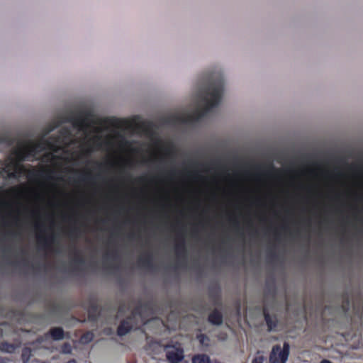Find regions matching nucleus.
Returning <instances> with one entry per match:
<instances>
[{"instance_id":"f03ea898","label":"nucleus","mask_w":363,"mask_h":363,"mask_svg":"<svg viewBox=\"0 0 363 363\" xmlns=\"http://www.w3.org/2000/svg\"><path fill=\"white\" fill-rule=\"evenodd\" d=\"M225 72L220 65L205 69L190 96V105L174 111L167 117V125L175 128L193 127L217 107L222 98Z\"/></svg>"},{"instance_id":"2eb2a0df","label":"nucleus","mask_w":363,"mask_h":363,"mask_svg":"<svg viewBox=\"0 0 363 363\" xmlns=\"http://www.w3.org/2000/svg\"><path fill=\"white\" fill-rule=\"evenodd\" d=\"M320 363H332V362L330 361H329V360L324 359V360H322L320 362Z\"/></svg>"},{"instance_id":"0eeeda50","label":"nucleus","mask_w":363,"mask_h":363,"mask_svg":"<svg viewBox=\"0 0 363 363\" xmlns=\"http://www.w3.org/2000/svg\"><path fill=\"white\" fill-rule=\"evenodd\" d=\"M192 363H210V358L204 354H196L193 357Z\"/></svg>"},{"instance_id":"a211bd4d","label":"nucleus","mask_w":363,"mask_h":363,"mask_svg":"<svg viewBox=\"0 0 363 363\" xmlns=\"http://www.w3.org/2000/svg\"><path fill=\"white\" fill-rule=\"evenodd\" d=\"M125 145H128V140H125Z\"/></svg>"},{"instance_id":"1a4fd4ad","label":"nucleus","mask_w":363,"mask_h":363,"mask_svg":"<svg viewBox=\"0 0 363 363\" xmlns=\"http://www.w3.org/2000/svg\"><path fill=\"white\" fill-rule=\"evenodd\" d=\"M30 354L28 349H25L22 354V360L23 363H27L30 359Z\"/></svg>"},{"instance_id":"4468645a","label":"nucleus","mask_w":363,"mask_h":363,"mask_svg":"<svg viewBox=\"0 0 363 363\" xmlns=\"http://www.w3.org/2000/svg\"><path fill=\"white\" fill-rule=\"evenodd\" d=\"M264 313L266 321L267 322L268 325H269V315L266 313L265 311H264Z\"/></svg>"},{"instance_id":"423d86ee","label":"nucleus","mask_w":363,"mask_h":363,"mask_svg":"<svg viewBox=\"0 0 363 363\" xmlns=\"http://www.w3.org/2000/svg\"><path fill=\"white\" fill-rule=\"evenodd\" d=\"M209 321L215 325H220L223 323V317L220 311L215 310L209 315Z\"/></svg>"},{"instance_id":"9d476101","label":"nucleus","mask_w":363,"mask_h":363,"mask_svg":"<svg viewBox=\"0 0 363 363\" xmlns=\"http://www.w3.org/2000/svg\"><path fill=\"white\" fill-rule=\"evenodd\" d=\"M92 338H93V334L91 333H88L82 337V342L84 343H86V342L91 341L92 340Z\"/></svg>"},{"instance_id":"6e6552de","label":"nucleus","mask_w":363,"mask_h":363,"mask_svg":"<svg viewBox=\"0 0 363 363\" xmlns=\"http://www.w3.org/2000/svg\"><path fill=\"white\" fill-rule=\"evenodd\" d=\"M50 333L55 340H61L64 337V331L61 328H55L51 330Z\"/></svg>"},{"instance_id":"9b49d317","label":"nucleus","mask_w":363,"mask_h":363,"mask_svg":"<svg viewBox=\"0 0 363 363\" xmlns=\"http://www.w3.org/2000/svg\"><path fill=\"white\" fill-rule=\"evenodd\" d=\"M264 357L263 355L257 354L252 361V363H263Z\"/></svg>"},{"instance_id":"ddd939ff","label":"nucleus","mask_w":363,"mask_h":363,"mask_svg":"<svg viewBox=\"0 0 363 363\" xmlns=\"http://www.w3.org/2000/svg\"><path fill=\"white\" fill-rule=\"evenodd\" d=\"M62 351L64 353H70L71 352V346L65 344L63 347Z\"/></svg>"},{"instance_id":"dca6fc26","label":"nucleus","mask_w":363,"mask_h":363,"mask_svg":"<svg viewBox=\"0 0 363 363\" xmlns=\"http://www.w3.org/2000/svg\"><path fill=\"white\" fill-rule=\"evenodd\" d=\"M67 363H76V361L75 360H70V361H69Z\"/></svg>"},{"instance_id":"f257e3e1","label":"nucleus","mask_w":363,"mask_h":363,"mask_svg":"<svg viewBox=\"0 0 363 363\" xmlns=\"http://www.w3.org/2000/svg\"><path fill=\"white\" fill-rule=\"evenodd\" d=\"M97 120L87 115L67 111L57 116L45 130L42 137L35 141L20 143L4 162L0 161V175L20 180L30 174L21 162L40 160L42 170L49 179L64 182L63 172L74 171L83 157L104 151V128L94 125Z\"/></svg>"},{"instance_id":"39448f33","label":"nucleus","mask_w":363,"mask_h":363,"mask_svg":"<svg viewBox=\"0 0 363 363\" xmlns=\"http://www.w3.org/2000/svg\"><path fill=\"white\" fill-rule=\"evenodd\" d=\"M136 315L123 320L118 328V334L121 336L126 335L136 325Z\"/></svg>"},{"instance_id":"7ed1b4c3","label":"nucleus","mask_w":363,"mask_h":363,"mask_svg":"<svg viewBox=\"0 0 363 363\" xmlns=\"http://www.w3.org/2000/svg\"><path fill=\"white\" fill-rule=\"evenodd\" d=\"M289 345L284 342L283 347L279 345L273 347L269 357L271 363H286L289 355Z\"/></svg>"},{"instance_id":"f3484780","label":"nucleus","mask_w":363,"mask_h":363,"mask_svg":"<svg viewBox=\"0 0 363 363\" xmlns=\"http://www.w3.org/2000/svg\"><path fill=\"white\" fill-rule=\"evenodd\" d=\"M11 347V350H7L9 352H11V350L13 349V347Z\"/></svg>"},{"instance_id":"f8f14e48","label":"nucleus","mask_w":363,"mask_h":363,"mask_svg":"<svg viewBox=\"0 0 363 363\" xmlns=\"http://www.w3.org/2000/svg\"><path fill=\"white\" fill-rule=\"evenodd\" d=\"M200 342L202 344V345H207V342L206 341L208 340L207 337L206 336H204L203 335H200L199 337H198Z\"/></svg>"},{"instance_id":"20e7f679","label":"nucleus","mask_w":363,"mask_h":363,"mask_svg":"<svg viewBox=\"0 0 363 363\" xmlns=\"http://www.w3.org/2000/svg\"><path fill=\"white\" fill-rule=\"evenodd\" d=\"M166 350L167 357L170 362L178 363L183 359L184 352L180 347L168 346Z\"/></svg>"}]
</instances>
